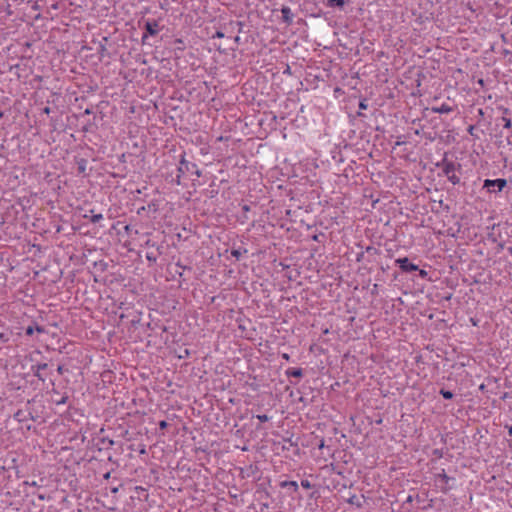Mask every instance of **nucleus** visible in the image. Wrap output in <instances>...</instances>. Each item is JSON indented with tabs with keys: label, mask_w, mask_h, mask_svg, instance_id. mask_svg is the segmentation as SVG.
Returning <instances> with one entry per match:
<instances>
[{
	"label": "nucleus",
	"mask_w": 512,
	"mask_h": 512,
	"mask_svg": "<svg viewBox=\"0 0 512 512\" xmlns=\"http://www.w3.org/2000/svg\"><path fill=\"white\" fill-rule=\"evenodd\" d=\"M0 338L3 340V341H7L8 338H5L3 334H0Z\"/></svg>",
	"instance_id": "nucleus-32"
},
{
	"label": "nucleus",
	"mask_w": 512,
	"mask_h": 512,
	"mask_svg": "<svg viewBox=\"0 0 512 512\" xmlns=\"http://www.w3.org/2000/svg\"><path fill=\"white\" fill-rule=\"evenodd\" d=\"M225 35L221 31H216V33L213 35V38H223Z\"/></svg>",
	"instance_id": "nucleus-24"
},
{
	"label": "nucleus",
	"mask_w": 512,
	"mask_h": 512,
	"mask_svg": "<svg viewBox=\"0 0 512 512\" xmlns=\"http://www.w3.org/2000/svg\"><path fill=\"white\" fill-rule=\"evenodd\" d=\"M26 484H28V482H26ZM29 485L31 486H37V483L35 481H33L32 483H29Z\"/></svg>",
	"instance_id": "nucleus-34"
},
{
	"label": "nucleus",
	"mask_w": 512,
	"mask_h": 512,
	"mask_svg": "<svg viewBox=\"0 0 512 512\" xmlns=\"http://www.w3.org/2000/svg\"><path fill=\"white\" fill-rule=\"evenodd\" d=\"M283 357H284L285 359H288V358H289V356H288L287 354H284V355H283Z\"/></svg>",
	"instance_id": "nucleus-41"
},
{
	"label": "nucleus",
	"mask_w": 512,
	"mask_h": 512,
	"mask_svg": "<svg viewBox=\"0 0 512 512\" xmlns=\"http://www.w3.org/2000/svg\"><path fill=\"white\" fill-rule=\"evenodd\" d=\"M402 144H404V142H403V141H397V142H396V145H397V146H400V145H402Z\"/></svg>",
	"instance_id": "nucleus-35"
},
{
	"label": "nucleus",
	"mask_w": 512,
	"mask_h": 512,
	"mask_svg": "<svg viewBox=\"0 0 512 512\" xmlns=\"http://www.w3.org/2000/svg\"><path fill=\"white\" fill-rule=\"evenodd\" d=\"M231 255L235 257L237 260H239L242 256V251L240 249H232Z\"/></svg>",
	"instance_id": "nucleus-18"
},
{
	"label": "nucleus",
	"mask_w": 512,
	"mask_h": 512,
	"mask_svg": "<svg viewBox=\"0 0 512 512\" xmlns=\"http://www.w3.org/2000/svg\"><path fill=\"white\" fill-rule=\"evenodd\" d=\"M437 479L447 484L450 480V477L445 473L444 470H442L441 473L437 474Z\"/></svg>",
	"instance_id": "nucleus-13"
},
{
	"label": "nucleus",
	"mask_w": 512,
	"mask_h": 512,
	"mask_svg": "<svg viewBox=\"0 0 512 512\" xmlns=\"http://www.w3.org/2000/svg\"><path fill=\"white\" fill-rule=\"evenodd\" d=\"M502 121L504 123L503 126H504L505 129L511 128L512 123H511V120L509 118L502 117Z\"/></svg>",
	"instance_id": "nucleus-19"
},
{
	"label": "nucleus",
	"mask_w": 512,
	"mask_h": 512,
	"mask_svg": "<svg viewBox=\"0 0 512 512\" xmlns=\"http://www.w3.org/2000/svg\"><path fill=\"white\" fill-rule=\"evenodd\" d=\"M144 29L146 32L142 36L143 44L146 42V39L148 36H156L159 33V31H160L159 23L157 20L147 19L144 21Z\"/></svg>",
	"instance_id": "nucleus-4"
},
{
	"label": "nucleus",
	"mask_w": 512,
	"mask_h": 512,
	"mask_svg": "<svg viewBox=\"0 0 512 512\" xmlns=\"http://www.w3.org/2000/svg\"><path fill=\"white\" fill-rule=\"evenodd\" d=\"M68 397L67 396H62L60 400H57L56 403L58 405H61V404H65L66 401H67Z\"/></svg>",
	"instance_id": "nucleus-23"
},
{
	"label": "nucleus",
	"mask_w": 512,
	"mask_h": 512,
	"mask_svg": "<svg viewBox=\"0 0 512 512\" xmlns=\"http://www.w3.org/2000/svg\"><path fill=\"white\" fill-rule=\"evenodd\" d=\"M2 116H3V112L0 111V117H2Z\"/></svg>",
	"instance_id": "nucleus-43"
},
{
	"label": "nucleus",
	"mask_w": 512,
	"mask_h": 512,
	"mask_svg": "<svg viewBox=\"0 0 512 512\" xmlns=\"http://www.w3.org/2000/svg\"><path fill=\"white\" fill-rule=\"evenodd\" d=\"M285 373L288 377L301 378L303 376V369L296 368V367H290L286 370Z\"/></svg>",
	"instance_id": "nucleus-10"
},
{
	"label": "nucleus",
	"mask_w": 512,
	"mask_h": 512,
	"mask_svg": "<svg viewBox=\"0 0 512 512\" xmlns=\"http://www.w3.org/2000/svg\"><path fill=\"white\" fill-rule=\"evenodd\" d=\"M43 112L46 113V114H49L50 113V108L49 107H45L43 109Z\"/></svg>",
	"instance_id": "nucleus-30"
},
{
	"label": "nucleus",
	"mask_w": 512,
	"mask_h": 512,
	"mask_svg": "<svg viewBox=\"0 0 512 512\" xmlns=\"http://www.w3.org/2000/svg\"><path fill=\"white\" fill-rule=\"evenodd\" d=\"M478 112H479V115H483V110L482 109H479Z\"/></svg>",
	"instance_id": "nucleus-39"
},
{
	"label": "nucleus",
	"mask_w": 512,
	"mask_h": 512,
	"mask_svg": "<svg viewBox=\"0 0 512 512\" xmlns=\"http://www.w3.org/2000/svg\"><path fill=\"white\" fill-rule=\"evenodd\" d=\"M35 331H36V332H38V333H40V334H43V333H45V332H46V329H45L43 326L38 325V324H36V323H35V324H33V325H29V326L25 329V334H26L27 336H31V335H33V333H34Z\"/></svg>",
	"instance_id": "nucleus-9"
},
{
	"label": "nucleus",
	"mask_w": 512,
	"mask_h": 512,
	"mask_svg": "<svg viewBox=\"0 0 512 512\" xmlns=\"http://www.w3.org/2000/svg\"><path fill=\"white\" fill-rule=\"evenodd\" d=\"M508 252L512 255V246L508 248Z\"/></svg>",
	"instance_id": "nucleus-38"
},
{
	"label": "nucleus",
	"mask_w": 512,
	"mask_h": 512,
	"mask_svg": "<svg viewBox=\"0 0 512 512\" xmlns=\"http://www.w3.org/2000/svg\"><path fill=\"white\" fill-rule=\"evenodd\" d=\"M63 371H64L63 366H58V368H57V372H58L59 374H63Z\"/></svg>",
	"instance_id": "nucleus-29"
},
{
	"label": "nucleus",
	"mask_w": 512,
	"mask_h": 512,
	"mask_svg": "<svg viewBox=\"0 0 512 512\" xmlns=\"http://www.w3.org/2000/svg\"><path fill=\"white\" fill-rule=\"evenodd\" d=\"M177 171L178 174L176 175L175 181L178 185L181 184V177L187 172L195 174L197 177L201 176V171L199 170L198 166L195 163L187 161L184 155L181 157Z\"/></svg>",
	"instance_id": "nucleus-1"
},
{
	"label": "nucleus",
	"mask_w": 512,
	"mask_h": 512,
	"mask_svg": "<svg viewBox=\"0 0 512 512\" xmlns=\"http://www.w3.org/2000/svg\"><path fill=\"white\" fill-rule=\"evenodd\" d=\"M431 111L433 113H438V114H448L453 111V108L450 105L443 103L440 106H433L431 108Z\"/></svg>",
	"instance_id": "nucleus-8"
},
{
	"label": "nucleus",
	"mask_w": 512,
	"mask_h": 512,
	"mask_svg": "<svg viewBox=\"0 0 512 512\" xmlns=\"http://www.w3.org/2000/svg\"><path fill=\"white\" fill-rule=\"evenodd\" d=\"M427 275H428L427 271H425V270H419V276H420L421 278H426V277H427Z\"/></svg>",
	"instance_id": "nucleus-27"
},
{
	"label": "nucleus",
	"mask_w": 512,
	"mask_h": 512,
	"mask_svg": "<svg viewBox=\"0 0 512 512\" xmlns=\"http://www.w3.org/2000/svg\"><path fill=\"white\" fill-rule=\"evenodd\" d=\"M281 14H282V21L287 24V25H290L292 24L293 22V13H292V10L290 7L288 6H283L281 8Z\"/></svg>",
	"instance_id": "nucleus-7"
},
{
	"label": "nucleus",
	"mask_w": 512,
	"mask_h": 512,
	"mask_svg": "<svg viewBox=\"0 0 512 512\" xmlns=\"http://www.w3.org/2000/svg\"><path fill=\"white\" fill-rule=\"evenodd\" d=\"M130 227L128 225L125 226V230L129 231Z\"/></svg>",
	"instance_id": "nucleus-40"
},
{
	"label": "nucleus",
	"mask_w": 512,
	"mask_h": 512,
	"mask_svg": "<svg viewBox=\"0 0 512 512\" xmlns=\"http://www.w3.org/2000/svg\"><path fill=\"white\" fill-rule=\"evenodd\" d=\"M48 368L47 363H40L36 365H32L31 370L34 373V376L37 377L41 381H45V376L42 374L43 370H46Z\"/></svg>",
	"instance_id": "nucleus-6"
},
{
	"label": "nucleus",
	"mask_w": 512,
	"mask_h": 512,
	"mask_svg": "<svg viewBox=\"0 0 512 512\" xmlns=\"http://www.w3.org/2000/svg\"><path fill=\"white\" fill-rule=\"evenodd\" d=\"M109 476H110V473L105 474V478H109Z\"/></svg>",
	"instance_id": "nucleus-42"
},
{
	"label": "nucleus",
	"mask_w": 512,
	"mask_h": 512,
	"mask_svg": "<svg viewBox=\"0 0 512 512\" xmlns=\"http://www.w3.org/2000/svg\"><path fill=\"white\" fill-rule=\"evenodd\" d=\"M256 418L260 421V422H267L270 420V417L267 416L266 414H259L256 416Z\"/></svg>",
	"instance_id": "nucleus-20"
},
{
	"label": "nucleus",
	"mask_w": 512,
	"mask_h": 512,
	"mask_svg": "<svg viewBox=\"0 0 512 512\" xmlns=\"http://www.w3.org/2000/svg\"><path fill=\"white\" fill-rule=\"evenodd\" d=\"M280 486L282 488H290L293 490V492H297L298 490V484L296 481H283L281 482Z\"/></svg>",
	"instance_id": "nucleus-11"
},
{
	"label": "nucleus",
	"mask_w": 512,
	"mask_h": 512,
	"mask_svg": "<svg viewBox=\"0 0 512 512\" xmlns=\"http://www.w3.org/2000/svg\"><path fill=\"white\" fill-rule=\"evenodd\" d=\"M438 166L442 168L443 174L453 185L460 183V178L455 173L457 168H460V165H456L453 161L443 159L442 163L438 164Z\"/></svg>",
	"instance_id": "nucleus-2"
},
{
	"label": "nucleus",
	"mask_w": 512,
	"mask_h": 512,
	"mask_svg": "<svg viewBox=\"0 0 512 512\" xmlns=\"http://www.w3.org/2000/svg\"><path fill=\"white\" fill-rule=\"evenodd\" d=\"M38 498H39L40 500H44V499H45L44 495H39V496H38Z\"/></svg>",
	"instance_id": "nucleus-36"
},
{
	"label": "nucleus",
	"mask_w": 512,
	"mask_h": 512,
	"mask_svg": "<svg viewBox=\"0 0 512 512\" xmlns=\"http://www.w3.org/2000/svg\"><path fill=\"white\" fill-rule=\"evenodd\" d=\"M323 447H324V440H322V441L320 442V444H319V448H320V449H321V448H323Z\"/></svg>",
	"instance_id": "nucleus-33"
},
{
	"label": "nucleus",
	"mask_w": 512,
	"mask_h": 512,
	"mask_svg": "<svg viewBox=\"0 0 512 512\" xmlns=\"http://www.w3.org/2000/svg\"><path fill=\"white\" fill-rule=\"evenodd\" d=\"M507 186V180L504 178L485 179L483 188L489 193H499Z\"/></svg>",
	"instance_id": "nucleus-3"
},
{
	"label": "nucleus",
	"mask_w": 512,
	"mask_h": 512,
	"mask_svg": "<svg viewBox=\"0 0 512 512\" xmlns=\"http://www.w3.org/2000/svg\"><path fill=\"white\" fill-rule=\"evenodd\" d=\"M146 259L151 263L155 264L157 261V256L153 252L146 253Z\"/></svg>",
	"instance_id": "nucleus-14"
},
{
	"label": "nucleus",
	"mask_w": 512,
	"mask_h": 512,
	"mask_svg": "<svg viewBox=\"0 0 512 512\" xmlns=\"http://www.w3.org/2000/svg\"><path fill=\"white\" fill-rule=\"evenodd\" d=\"M345 5V1L344 0H328V6L329 7H339V8H343Z\"/></svg>",
	"instance_id": "nucleus-12"
},
{
	"label": "nucleus",
	"mask_w": 512,
	"mask_h": 512,
	"mask_svg": "<svg viewBox=\"0 0 512 512\" xmlns=\"http://www.w3.org/2000/svg\"><path fill=\"white\" fill-rule=\"evenodd\" d=\"M102 219H103L102 214H94L91 216L90 221L95 224V223H98L99 221H101Z\"/></svg>",
	"instance_id": "nucleus-17"
},
{
	"label": "nucleus",
	"mask_w": 512,
	"mask_h": 512,
	"mask_svg": "<svg viewBox=\"0 0 512 512\" xmlns=\"http://www.w3.org/2000/svg\"><path fill=\"white\" fill-rule=\"evenodd\" d=\"M167 425L168 424H167V422L165 420H162V421L159 422V428L162 429V430L165 429L167 427Z\"/></svg>",
	"instance_id": "nucleus-26"
},
{
	"label": "nucleus",
	"mask_w": 512,
	"mask_h": 512,
	"mask_svg": "<svg viewBox=\"0 0 512 512\" xmlns=\"http://www.w3.org/2000/svg\"><path fill=\"white\" fill-rule=\"evenodd\" d=\"M474 131H475V126L473 125H470L467 129V132L471 135V136H474Z\"/></svg>",
	"instance_id": "nucleus-25"
},
{
	"label": "nucleus",
	"mask_w": 512,
	"mask_h": 512,
	"mask_svg": "<svg viewBox=\"0 0 512 512\" xmlns=\"http://www.w3.org/2000/svg\"><path fill=\"white\" fill-rule=\"evenodd\" d=\"M368 108V104L366 100H362L359 102V109L360 110H366Z\"/></svg>",
	"instance_id": "nucleus-22"
},
{
	"label": "nucleus",
	"mask_w": 512,
	"mask_h": 512,
	"mask_svg": "<svg viewBox=\"0 0 512 512\" xmlns=\"http://www.w3.org/2000/svg\"><path fill=\"white\" fill-rule=\"evenodd\" d=\"M508 433L510 436H512V426L508 427Z\"/></svg>",
	"instance_id": "nucleus-31"
},
{
	"label": "nucleus",
	"mask_w": 512,
	"mask_h": 512,
	"mask_svg": "<svg viewBox=\"0 0 512 512\" xmlns=\"http://www.w3.org/2000/svg\"><path fill=\"white\" fill-rule=\"evenodd\" d=\"M440 394L443 396V398L445 399H452L453 398V393L449 390H445V389H441L440 390Z\"/></svg>",
	"instance_id": "nucleus-15"
},
{
	"label": "nucleus",
	"mask_w": 512,
	"mask_h": 512,
	"mask_svg": "<svg viewBox=\"0 0 512 512\" xmlns=\"http://www.w3.org/2000/svg\"><path fill=\"white\" fill-rule=\"evenodd\" d=\"M348 503H350V504H354V505H356V506H357V507H359V508L362 506L361 502H359V501H358V498H357V496H356V495H352V496L348 499Z\"/></svg>",
	"instance_id": "nucleus-16"
},
{
	"label": "nucleus",
	"mask_w": 512,
	"mask_h": 512,
	"mask_svg": "<svg viewBox=\"0 0 512 512\" xmlns=\"http://www.w3.org/2000/svg\"><path fill=\"white\" fill-rule=\"evenodd\" d=\"M91 113V110L90 109H86L85 110V114H90Z\"/></svg>",
	"instance_id": "nucleus-37"
},
{
	"label": "nucleus",
	"mask_w": 512,
	"mask_h": 512,
	"mask_svg": "<svg viewBox=\"0 0 512 512\" xmlns=\"http://www.w3.org/2000/svg\"><path fill=\"white\" fill-rule=\"evenodd\" d=\"M242 210H243L244 212H248V211L250 210V206H249V205H247V204H245V205H243V206H242Z\"/></svg>",
	"instance_id": "nucleus-28"
},
{
	"label": "nucleus",
	"mask_w": 512,
	"mask_h": 512,
	"mask_svg": "<svg viewBox=\"0 0 512 512\" xmlns=\"http://www.w3.org/2000/svg\"><path fill=\"white\" fill-rule=\"evenodd\" d=\"M301 486L304 488V489H311L312 488V484L310 483V481L304 479L301 481Z\"/></svg>",
	"instance_id": "nucleus-21"
},
{
	"label": "nucleus",
	"mask_w": 512,
	"mask_h": 512,
	"mask_svg": "<svg viewBox=\"0 0 512 512\" xmlns=\"http://www.w3.org/2000/svg\"><path fill=\"white\" fill-rule=\"evenodd\" d=\"M395 263L403 272H413L418 270V266L411 263L407 257L398 258L395 260Z\"/></svg>",
	"instance_id": "nucleus-5"
}]
</instances>
